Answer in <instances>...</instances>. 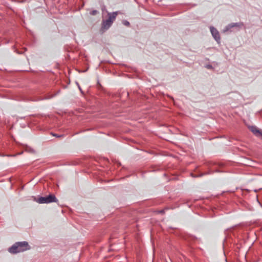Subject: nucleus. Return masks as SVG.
I'll return each mask as SVG.
<instances>
[{"mask_svg":"<svg viewBox=\"0 0 262 262\" xmlns=\"http://www.w3.org/2000/svg\"><path fill=\"white\" fill-rule=\"evenodd\" d=\"M250 130L256 136H259V134L261 130L258 129L255 126H251L249 127Z\"/></svg>","mask_w":262,"mask_h":262,"instance_id":"obj_6","label":"nucleus"},{"mask_svg":"<svg viewBox=\"0 0 262 262\" xmlns=\"http://www.w3.org/2000/svg\"><path fill=\"white\" fill-rule=\"evenodd\" d=\"M242 26H243V24L242 23H231L227 25L223 30V32L225 33L228 31H231V29L233 28H241Z\"/></svg>","mask_w":262,"mask_h":262,"instance_id":"obj_4","label":"nucleus"},{"mask_svg":"<svg viewBox=\"0 0 262 262\" xmlns=\"http://www.w3.org/2000/svg\"><path fill=\"white\" fill-rule=\"evenodd\" d=\"M98 13V11L97 10H93L92 12H90V14L92 15H95L97 14Z\"/></svg>","mask_w":262,"mask_h":262,"instance_id":"obj_7","label":"nucleus"},{"mask_svg":"<svg viewBox=\"0 0 262 262\" xmlns=\"http://www.w3.org/2000/svg\"><path fill=\"white\" fill-rule=\"evenodd\" d=\"M210 30L214 39L217 42V43H220L221 37L219 31L213 27H210Z\"/></svg>","mask_w":262,"mask_h":262,"instance_id":"obj_5","label":"nucleus"},{"mask_svg":"<svg viewBox=\"0 0 262 262\" xmlns=\"http://www.w3.org/2000/svg\"><path fill=\"white\" fill-rule=\"evenodd\" d=\"M36 202L39 204H49L52 202H57L58 200L54 194H50L47 196L39 197Z\"/></svg>","mask_w":262,"mask_h":262,"instance_id":"obj_3","label":"nucleus"},{"mask_svg":"<svg viewBox=\"0 0 262 262\" xmlns=\"http://www.w3.org/2000/svg\"><path fill=\"white\" fill-rule=\"evenodd\" d=\"M30 249V246L27 242H17L9 248V252L11 253H16L24 252Z\"/></svg>","mask_w":262,"mask_h":262,"instance_id":"obj_1","label":"nucleus"},{"mask_svg":"<svg viewBox=\"0 0 262 262\" xmlns=\"http://www.w3.org/2000/svg\"><path fill=\"white\" fill-rule=\"evenodd\" d=\"M118 14V12H114L113 13H108V18L103 20L102 23V29L104 30L108 29L112 25L114 21L116 19V18Z\"/></svg>","mask_w":262,"mask_h":262,"instance_id":"obj_2","label":"nucleus"},{"mask_svg":"<svg viewBox=\"0 0 262 262\" xmlns=\"http://www.w3.org/2000/svg\"><path fill=\"white\" fill-rule=\"evenodd\" d=\"M123 24L125 26H129V23L128 21H127V20H123Z\"/></svg>","mask_w":262,"mask_h":262,"instance_id":"obj_8","label":"nucleus"},{"mask_svg":"<svg viewBox=\"0 0 262 262\" xmlns=\"http://www.w3.org/2000/svg\"><path fill=\"white\" fill-rule=\"evenodd\" d=\"M206 68L207 69H212V67L211 65H207V66H206Z\"/></svg>","mask_w":262,"mask_h":262,"instance_id":"obj_9","label":"nucleus"}]
</instances>
